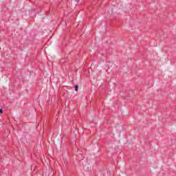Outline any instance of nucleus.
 <instances>
[{
	"mask_svg": "<svg viewBox=\"0 0 176 176\" xmlns=\"http://www.w3.org/2000/svg\"><path fill=\"white\" fill-rule=\"evenodd\" d=\"M78 85H76L74 87V89H78Z\"/></svg>",
	"mask_w": 176,
	"mask_h": 176,
	"instance_id": "f257e3e1",
	"label": "nucleus"
},
{
	"mask_svg": "<svg viewBox=\"0 0 176 176\" xmlns=\"http://www.w3.org/2000/svg\"><path fill=\"white\" fill-rule=\"evenodd\" d=\"M0 113H3V110H2V109L0 108Z\"/></svg>",
	"mask_w": 176,
	"mask_h": 176,
	"instance_id": "f03ea898",
	"label": "nucleus"
},
{
	"mask_svg": "<svg viewBox=\"0 0 176 176\" xmlns=\"http://www.w3.org/2000/svg\"><path fill=\"white\" fill-rule=\"evenodd\" d=\"M75 91H78V89H75Z\"/></svg>",
	"mask_w": 176,
	"mask_h": 176,
	"instance_id": "7ed1b4c3",
	"label": "nucleus"
},
{
	"mask_svg": "<svg viewBox=\"0 0 176 176\" xmlns=\"http://www.w3.org/2000/svg\"><path fill=\"white\" fill-rule=\"evenodd\" d=\"M75 1H76V2H79V0H75Z\"/></svg>",
	"mask_w": 176,
	"mask_h": 176,
	"instance_id": "20e7f679",
	"label": "nucleus"
}]
</instances>
